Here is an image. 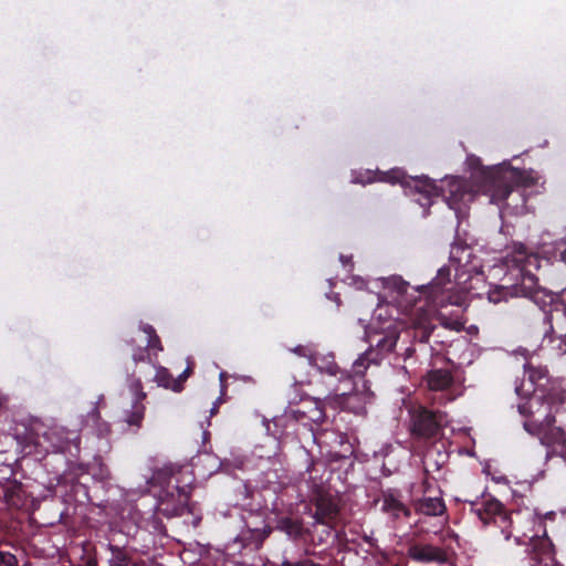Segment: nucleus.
Segmentation results:
<instances>
[{
    "instance_id": "nucleus-1",
    "label": "nucleus",
    "mask_w": 566,
    "mask_h": 566,
    "mask_svg": "<svg viewBox=\"0 0 566 566\" xmlns=\"http://www.w3.org/2000/svg\"><path fill=\"white\" fill-rule=\"evenodd\" d=\"M369 328L376 335H382L376 340L377 349H368L361 354L353 364L352 370L346 371L339 368L335 361L334 354L319 355L316 353L315 360L311 366L316 367L321 373L327 374L337 378L339 381L348 380L352 382V389H370L371 382L366 378L369 368L378 367L381 360V354H388L394 350L399 339V329L392 319H387L384 323H371Z\"/></svg>"
},
{
    "instance_id": "nucleus-2",
    "label": "nucleus",
    "mask_w": 566,
    "mask_h": 566,
    "mask_svg": "<svg viewBox=\"0 0 566 566\" xmlns=\"http://www.w3.org/2000/svg\"><path fill=\"white\" fill-rule=\"evenodd\" d=\"M189 475L184 467L165 464L153 471L147 481L148 492L157 499L156 511L165 516L172 517L188 513L191 495V479L179 485L177 476Z\"/></svg>"
},
{
    "instance_id": "nucleus-3",
    "label": "nucleus",
    "mask_w": 566,
    "mask_h": 566,
    "mask_svg": "<svg viewBox=\"0 0 566 566\" xmlns=\"http://www.w3.org/2000/svg\"><path fill=\"white\" fill-rule=\"evenodd\" d=\"M538 260L536 255L527 250L522 243H514L512 251L505 256V264L515 282L511 285H495L488 292L491 303L499 304L506 302L510 297L525 295L536 284V276L532 268H536Z\"/></svg>"
},
{
    "instance_id": "nucleus-4",
    "label": "nucleus",
    "mask_w": 566,
    "mask_h": 566,
    "mask_svg": "<svg viewBox=\"0 0 566 566\" xmlns=\"http://www.w3.org/2000/svg\"><path fill=\"white\" fill-rule=\"evenodd\" d=\"M514 535L515 543L518 545L526 544L530 539L533 545L532 566H558L555 559V552L552 543L546 536H539L538 533L543 530L542 521L533 515H527Z\"/></svg>"
},
{
    "instance_id": "nucleus-5",
    "label": "nucleus",
    "mask_w": 566,
    "mask_h": 566,
    "mask_svg": "<svg viewBox=\"0 0 566 566\" xmlns=\"http://www.w3.org/2000/svg\"><path fill=\"white\" fill-rule=\"evenodd\" d=\"M482 187L490 196L491 202L497 206L506 205L513 192V187L520 180L521 172L506 166L488 167L481 170Z\"/></svg>"
},
{
    "instance_id": "nucleus-6",
    "label": "nucleus",
    "mask_w": 566,
    "mask_h": 566,
    "mask_svg": "<svg viewBox=\"0 0 566 566\" xmlns=\"http://www.w3.org/2000/svg\"><path fill=\"white\" fill-rule=\"evenodd\" d=\"M474 512L484 525L492 522L495 523L500 527L505 541L511 539L516 534V531L522 527L523 520L526 517L517 513V520L514 521L512 516L503 512L502 503L495 499L484 500Z\"/></svg>"
},
{
    "instance_id": "nucleus-7",
    "label": "nucleus",
    "mask_w": 566,
    "mask_h": 566,
    "mask_svg": "<svg viewBox=\"0 0 566 566\" xmlns=\"http://www.w3.org/2000/svg\"><path fill=\"white\" fill-rule=\"evenodd\" d=\"M428 293V300L434 307L462 304V295L453 291L451 271L449 268H441L429 286L422 287Z\"/></svg>"
},
{
    "instance_id": "nucleus-8",
    "label": "nucleus",
    "mask_w": 566,
    "mask_h": 566,
    "mask_svg": "<svg viewBox=\"0 0 566 566\" xmlns=\"http://www.w3.org/2000/svg\"><path fill=\"white\" fill-rule=\"evenodd\" d=\"M381 175L378 180L388 181L390 184H407L410 188H413L418 198L416 201L424 209H428L433 203V198L439 196V189L433 180L428 177H416L411 178L410 181H406L403 171L399 169H392L388 172H379Z\"/></svg>"
},
{
    "instance_id": "nucleus-9",
    "label": "nucleus",
    "mask_w": 566,
    "mask_h": 566,
    "mask_svg": "<svg viewBox=\"0 0 566 566\" xmlns=\"http://www.w3.org/2000/svg\"><path fill=\"white\" fill-rule=\"evenodd\" d=\"M539 392L541 395H538V391H522L521 399L523 402L517 406L521 415L531 416L538 413L546 419L547 415H552L554 410H557L562 401L556 398V391Z\"/></svg>"
},
{
    "instance_id": "nucleus-10",
    "label": "nucleus",
    "mask_w": 566,
    "mask_h": 566,
    "mask_svg": "<svg viewBox=\"0 0 566 566\" xmlns=\"http://www.w3.org/2000/svg\"><path fill=\"white\" fill-rule=\"evenodd\" d=\"M554 422V416L547 415L539 423L525 422L524 428L528 433L537 436L543 446L555 449L566 444V433L562 428L555 427Z\"/></svg>"
},
{
    "instance_id": "nucleus-11",
    "label": "nucleus",
    "mask_w": 566,
    "mask_h": 566,
    "mask_svg": "<svg viewBox=\"0 0 566 566\" xmlns=\"http://www.w3.org/2000/svg\"><path fill=\"white\" fill-rule=\"evenodd\" d=\"M193 361L188 360L186 369L178 376L174 377L168 369L158 367L155 374V380L159 387L165 389H182L184 382L191 376L193 371Z\"/></svg>"
},
{
    "instance_id": "nucleus-12",
    "label": "nucleus",
    "mask_w": 566,
    "mask_h": 566,
    "mask_svg": "<svg viewBox=\"0 0 566 566\" xmlns=\"http://www.w3.org/2000/svg\"><path fill=\"white\" fill-rule=\"evenodd\" d=\"M408 556L417 562L443 564L447 559L446 553L433 545H413L408 549Z\"/></svg>"
},
{
    "instance_id": "nucleus-13",
    "label": "nucleus",
    "mask_w": 566,
    "mask_h": 566,
    "mask_svg": "<svg viewBox=\"0 0 566 566\" xmlns=\"http://www.w3.org/2000/svg\"><path fill=\"white\" fill-rule=\"evenodd\" d=\"M439 421L434 413L428 410H420L413 419L412 432L421 437H430L436 433Z\"/></svg>"
},
{
    "instance_id": "nucleus-14",
    "label": "nucleus",
    "mask_w": 566,
    "mask_h": 566,
    "mask_svg": "<svg viewBox=\"0 0 566 566\" xmlns=\"http://www.w3.org/2000/svg\"><path fill=\"white\" fill-rule=\"evenodd\" d=\"M3 500L9 507L21 510L27 505L29 495L21 482L11 481L6 486Z\"/></svg>"
},
{
    "instance_id": "nucleus-15",
    "label": "nucleus",
    "mask_w": 566,
    "mask_h": 566,
    "mask_svg": "<svg viewBox=\"0 0 566 566\" xmlns=\"http://www.w3.org/2000/svg\"><path fill=\"white\" fill-rule=\"evenodd\" d=\"M472 249L468 244L453 243L450 250V262L463 272H471L474 266H471Z\"/></svg>"
},
{
    "instance_id": "nucleus-16",
    "label": "nucleus",
    "mask_w": 566,
    "mask_h": 566,
    "mask_svg": "<svg viewBox=\"0 0 566 566\" xmlns=\"http://www.w3.org/2000/svg\"><path fill=\"white\" fill-rule=\"evenodd\" d=\"M524 376L527 378L528 382L534 386V389H546L549 382L548 370L543 366L526 364Z\"/></svg>"
},
{
    "instance_id": "nucleus-17",
    "label": "nucleus",
    "mask_w": 566,
    "mask_h": 566,
    "mask_svg": "<svg viewBox=\"0 0 566 566\" xmlns=\"http://www.w3.org/2000/svg\"><path fill=\"white\" fill-rule=\"evenodd\" d=\"M453 376L449 369H433L428 373V389H450Z\"/></svg>"
},
{
    "instance_id": "nucleus-18",
    "label": "nucleus",
    "mask_w": 566,
    "mask_h": 566,
    "mask_svg": "<svg viewBox=\"0 0 566 566\" xmlns=\"http://www.w3.org/2000/svg\"><path fill=\"white\" fill-rule=\"evenodd\" d=\"M416 510L424 515L437 516L444 512L446 506L440 497H423L417 502Z\"/></svg>"
},
{
    "instance_id": "nucleus-19",
    "label": "nucleus",
    "mask_w": 566,
    "mask_h": 566,
    "mask_svg": "<svg viewBox=\"0 0 566 566\" xmlns=\"http://www.w3.org/2000/svg\"><path fill=\"white\" fill-rule=\"evenodd\" d=\"M144 334L147 337V346L145 349L148 352V359L151 364L155 365L157 359V354L163 352V345L159 336L156 334V331L150 325L144 324Z\"/></svg>"
},
{
    "instance_id": "nucleus-20",
    "label": "nucleus",
    "mask_w": 566,
    "mask_h": 566,
    "mask_svg": "<svg viewBox=\"0 0 566 566\" xmlns=\"http://www.w3.org/2000/svg\"><path fill=\"white\" fill-rule=\"evenodd\" d=\"M382 509L386 513L390 514L395 518H398L401 515H410V511L392 495H386L384 497Z\"/></svg>"
},
{
    "instance_id": "nucleus-21",
    "label": "nucleus",
    "mask_w": 566,
    "mask_h": 566,
    "mask_svg": "<svg viewBox=\"0 0 566 566\" xmlns=\"http://www.w3.org/2000/svg\"><path fill=\"white\" fill-rule=\"evenodd\" d=\"M434 331L436 327L430 324H418L408 332V335H411L416 343L424 344L430 342Z\"/></svg>"
},
{
    "instance_id": "nucleus-22",
    "label": "nucleus",
    "mask_w": 566,
    "mask_h": 566,
    "mask_svg": "<svg viewBox=\"0 0 566 566\" xmlns=\"http://www.w3.org/2000/svg\"><path fill=\"white\" fill-rule=\"evenodd\" d=\"M384 286L396 292L398 296H401L407 293L409 284L400 276H391L385 280Z\"/></svg>"
},
{
    "instance_id": "nucleus-23",
    "label": "nucleus",
    "mask_w": 566,
    "mask_h": 566,
    "mask_svg": "<svg viewBox=\"0 0 566 566\" xmlns=\"http://www.w3.org/2000/svg\"><path fill=\"white\" fill-rule=\"evenodd\" d=\"M292 352L297 356L307 358L310 365H312V363L315 360L316 352L313 350L310 346L298 345L294 347Z\"/></svg>"
},
{
    "instance_id": "nucleus-24",
    "label": "nucleus",
    "mask_w": 566,
    "mask_h": 566,
    "mask_svg": "<svg viewBox=\"0 0 566 566\" xmlns=\"http://www.w3.org/2000/svg\"><path fill=\"white\" fill-rule=\"evenodd\" d=\"M228 378L239 379V377H237L234 375H228L226 371H221L219 375L221 389H227V387L229 386V384L227 381ZM240 379L245 385H254V380L250 376H242V377H240Z\"/></svg>"
},
{
    "instance_id": "nucleus-25",
    "label": "nucleus",
    "mask_w": 566,
    "mask_h": 566,
    "mask_svg": "<svg viewBox=\"0 0 566 566\" xmlns=\"http://www.w3.org/2000/svg\"><path fill=\"white\" fill-rule=\"evenodd\" d=\"M0 566H19L17 557L9 552H0Z\"/></svg>"
},
{
    "instance_id": "nucleus-26",
    "label": "nucleus",
    "mask_w": 566,
    "mask_h": 566,
    "mask_svg": "<svg viewBox=\"0 0 566 566\" xmlns=\"http://www.w3.org/2000/svg\"><path fill=\"white\" fill-rule=\"evenodd\" d=\"M126 560H127L126 556L120 551H116L115 558L112 559L111 566H126L127 565Z\"/></svg>"
},
{
    "instance_id": "nucleus-27",
    "label": "nucleus",
    "mask_w": 566,
    "mask_h": 566,
    "mask_svg": "<svg viewBox=\"0 0 566 566\" xmlns=\"http://www.w3.org/2000/svg\"><path fill=\"white\" fill-rule=\"evenodd\" d=\"M140 421V416L137 413L132 415V417L128 419L129 424L138 426Z\"/></svg>"
},
{
    "instance_id": "nucleus-28",
    "label": "nucleus",
    "mask_w": 566,
    "mask_h": 566,
    "mask_svg": "<svg viewBox=\"0 0 566 566\" xmlns=\"http://www.w3.org/2000/svg\"><path fill=\"white\" fill-rule=\"evenodd\" d=\"M492 480L496 483H503V484L507 483V479L503 475L494 476V478H492Z\"/></svg>"
},
{
    "instance_id": "nucleus-29",
    "label": "nucleus",
    "mask_w": 566,
    "mask_h": 566,
    "mask_svg": "<svg viewBox=\"0 0 566 566\" xmlns=\"http://www.w3.org/2000/svg\"><path fill=\"white\" fill-rule=\"evenodd\" d=\"M460 188H461L460 185H457L455 190H451V197H450L451 200H457L455 199V197L458 195L457 192L460 190Z\"/></svg>"
},
{
    "instance_id": "nucleus-30",
    "label": "nucleus",
    "mask_w": 566,
    "mask_h": 566,
    "mask_svg": "<svg viewBox=\"0 0 566 566\" xmlns=\"http://www.w3.org/2000/svg\"><path fill=\"white\" fill-rule=\"evenodd\" d=\"M305 385H310V381L297 380V379H295V381H294V386H305Z\"/></svg>"
},
{
    "instance_id": "nucleus-31",
    "label": "nucleus",
    "mask_w": 566,
    "mask_h": 566,
    "mask_svg": "<svg viewBox=\"0 0 566 566\" xmlns=\"http://www.w3.org/2000/svg\"><path fill=\"white\" fill-rule=\"evenodd\" d=\"M413 352H415V348H412V347L406 348V355L407 356H411L413 354Z\"/></svg>"
},
{
    "instance_id": "nucleus-32",
    "label": "nucleus",
    "mask_w": 566,
    "mask_h": 566,
    "mask_svg": "<svg viewBox=\"0 0 566 566\" xmlns=\"http://www.w3.org/2000/svg\"><path fill=\"white\" fill-rule=\"evenodd\" d=\"M560 260L566 264V249L560 253Z\"/></svg>"
},
{
    "instance_id": "nucleus-33",
    "label": "nucleus",
    "mask_w": 566,
    "mask_h": 566,
    "mask_svg": "<svg viewBox=\"0 0 566 566\" xmlns=\"http://www.w3.org/2000/svg\"><path fill=\"white\" fill-rule=\"evenodd\" d=\"M455 199H457V200H451V199H449V200H450V202H449L450 207H453V205H454L458 200H462V197H459V198H458V196H457V197H455Z\"/></svg>"
},
{
    "instance_id": "nucleus-34",
    "label": "nucleus",
    "mask_w": 566,
    "mask_h": 566,
    "mask_svg": "<svg viewBox=\"0 0 566 566\" xmlns=\"http://www.w3.org/2000/svg\"><path fill=\"white\" fill-rule=\"evenodd\" d=\"M431 350L436 352V354H440V350L436 349L434 347L431 346Z\"/></svg>"
},
{
    "instance_id": "nucleus-35",
    "label": "nucleus",
    "mask_w": 566,
    "mask_h": 566,
    "mask_svg": "<svg viewBox=\"0 0 566 566\" xmlns=\"http://www.w3.org/2000/svg\"><path fill=\"white\" fill-rule=\"evenodd\" d=\"M216 410H217V407H216V406H213V407H212V409H211V413H214V412H216Z\"/></svg>"
}]
</instances>
